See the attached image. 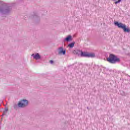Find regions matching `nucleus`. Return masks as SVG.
<instances>
[{
    "label": "nucleus",
    "instance_id": "obj_11",
    "mask_svg": "<svg viewBox=\"0 0 130 130\" xmlns=\"http://www.w3.org/2000/svg\"><path fill=\"white\" fill-rule=\"evenodd\" d=\"M75 42H73L72 43H71L70 44H69L68 46V47H70V48H73V47H74V46H75Z\"/></svg>",
    "mask_w": 130,
    "mask_h": 130
},
{
    "label": "nucleus",
    "instance_id": "obj_12",
    "mask_svg": "<svg viewBox=\"0 0 130 130\" xmlns=\"http://www.w3.org/2000/svg\"><path fill=\"white\" fill-rule=\"evenodd\" d=\"M73 66H75L76 67V69H80V66H81V63H75L73 64Z\"/></svg>",
    "mask_w": 130,
    "mask_h": 130
},
{
    "label": "nucleus",
    "instance_id": "obj_15",
    "mask_svg": "<svg viewBox=\"0 0 130 130\" xmlns=\"http://www.w3.org/2000/svg\"><path fill=\"white\" fill-rule=\"evenodd\" d=\"M122 0H118L117 1H116L114 4H115V5H117V4H119V3H120V2H121Z\"/></svg>",
    "mask_w": 130,
    "mask_h": 130
},
{
    "label": "nucleus",
    "instance_id": "obj_20",
    "mask_svg": "<svg viewBox=\"0 0 130 130\" xmlns=\"http://www.w3.org/2000/svg\"><path fill=\"white\" fill-rule=\"evenodd\" d=\"M112 1H117V0H112Z\"/></svg>",
    "mask_w": 130,
    "mask_h": 130
},
{
    "label": "nucleus",
    "instance_id": "obj_10",
    "mask_svg": "<svg viewBox=\"0 0 130 130\" xmlns=\"http://www.w3.org/2000/svg\"><path fill=\"white\" fill-rule=\"evenodd\" d=\"M88 53L86 52H83L81 53V56L84 57H88Z\"/></svg>",
    "mask_w": 130,
    "mask_h": 130
},
{
    "label": "nucleus",
    "instance_id": "obj_2",
    "mask_svg": "<svg viewBox=\"0 0 130 130\" xmlns=\"http://www.w3.org/2000/svg\"><path fill=\"white\" fill-rule=\"evenodd\" d=\"M29 104V101L26 99H22L20 100L19 102H18V104H15L14 105V109H18V107L20 108H24V107H27L28 105Z\"/></svg>",
    "mask_w": 130,
    "mask_h": 130
},
{
    "label": "nucleus",
    "instance_id": "obj_4",
    "mask_svg": "<svg viewBox=\"0 0 130 130\" xmlns=\"http://www.w3.org/2000/svg\"><path fill=\"white\" fill-rule=\"evenodd\" d=\"M114 24L115 26H117L118 28H121V29H123L124 32H127V33H129L130 29L128 28H126V25L125 24H122V23H118V22L116 21L114 22Z\"/></svg>",
    "mask_w": 130,
    "mask_h": 130
},
{
    "label": "nucleus",
    "instance_id": "obj_8",
    "mask_svg": "<svg viewBox=\"0 0 130 130\" xmlns=\"http://www.w3.org/2000/svg\"><path fill=\"white\" fill-rule=\"evenodd\" d=\"M82 52H83V51H81V50H74L73 51V53H74V54H76L77 55H78L79 56V55H82Z\"/></svg>",
    "mask_w": 130,
    "mask_h": 130
},
{
    "label": "nucleus",
    "instance_id": "obj_3",
    "mask_svg": "<svg viewBox=\"0 0 130 130\" xmlns=\"http://www.w3.org/2000/svg\"><path fill=\"white\" fill-rule=\"evenodd\" d=\"M107 60L110 63H116V62H119L120 61V59L117 57V56H115L113 54H110L109 55V57L107 58Z\"/></svg>",
    "mask_w": 130,
    "mask_h": 130
},
{
    "label": "nucleus",
    "instance_id": "obj_19",
    "mask_svg": "<svg viewBox=\"0 0 130 130\" xmlns=\"http://www.w3.org/2000/svg\"><path fill=\"white\" fill-rule=\"evenodd\" d=\"M87 109H89V107H86Z\"/></svg>",
    "mask_w": 130,
    "mask_h": 130
},
{
    "label": "nucleus",
    "instance_id": "obj_17",
    "mask_svg": "<svg viewBox=\"0 0 130 130\" xmlns=\"http://www.w3.org/2000/svg\"><path fill=\"white\" fill-rule=\"evenodd\" d=\"M63 41H64V45H66V38H64Z\"/></svg>",
    "mask_w": 130,
    "mask_h": 130
},
{
    "label": "nucleus",
    "instance_id": "obj_7",
    "mask_svg": "<svg viewBox=\"0 0 130 130\" xmlns=\"http://www.w3.org/2000/svg\"><path fill=\"white\" fill-rule=\"evenodd\" d=\"M31 56L34 57V59H36L37 60H38V59H40L41 58V56H40V54L38 53H36V54L33 53L31 55Z\"/></svg>",
    "mask_w": 130,
    "mask_h": 130
},
{
    "label": "nucleus",
    "instance_id": "obj_9",
    "mask_svg": "<svg viewBox=\"0 0 130 130\" xmlns=\"http://www.w3.org/2000/svg\"><path fill=\"white\" fill-rule=\"evenodd\" d=\"M73 41V37L71 35H69L66 38V41L67 42H71V41Z\"/></svg>",
    "mask_w": 130,
    "mask_h": 130
},
{
    "label": "nucleus",
    "instance_id": "obj_13",
    "mask_svg": "<svg viewBox=\"0 0 130 130\" xmlns=\"http://www.w3.org/2000/svg\"><path fill=\"white\" fill-rule=\"evenodd\" d=\"M88 57H95V54H94V53H88Z\"/></svg>",
    "mask_w": 130,
    "mask_h": 130
},
{
    "label": "nucleus",
    "instance_id": "obj_6",
    "mask_svg": "<svg viewBox=\"0 0 130 130\" xmlns=\"http://www.w3.org/2000/svg\"><path fill=\"white\" fill-rule=\"evenodd\" d=\"M58 54L59 55H64L66 54V50H63L62 47H60L58 48Z\"/></svg>",
    "mask_w": 130,
    "mask_h": 130
},
{
    "label": "nucleus",
    "instance_id": "obj_5",
    "mask_svg": "<svg viewBox=\"0 0 130 130\" xmlns=\"http://www.w3.org/2000/svg\"><path fill=\"white\" fill-rule=\"evenodd\" d=\"M30 19H34L35 18V22L36 23H39V22H40V17L38 16V15L37 13L34 12L33 14L31 16H30Z\"/></svg>",
    "mask_w": 130,
    "mask_h": 130
},
{
    "label": "nucleus",
    "instance_id": "obj_18",
    "mask_svg": "<svg viewBox=\"0 0 130 130\" xmlns=\"http://www.w3.org/2000/svg\"><path fill=\"white\" fill-rule=\"evenodd\" d=\"M4 115H6V114H5V113H3L2 116H4Z\"/></svg>",
    "mask_w": 130,
    "mask_h": 130
},
{
    "label": "nucleus",
    "instance_id": "obj_16",
    "mask_svg": "<svg viewBox=\"0 0 130 130\" xmlns=\"http://www.w3.org/2000/svg\"><path fill=\"white\" fill-rule=\"evenodd\" d=\"M53 62H54L53 60H50V63L51 64L53 63Z\"/></svg>",
    "mask_w": 130,
    "mask_h": 130
},
{
    "label": "nucleus",
    "instance_id": "obj_14",
    "mask_svg": "<svg viewBox=\"0 0 130 130\" xmlns=\"http://www.w3.org/2000/svg\"><path fill=\"white\" fill-rule=\"evenodd\" d=\"M8 111H9V109L8 108H6L5 110L3 111V113H4V114H7Z\"/></svg>",
    "mask_w": 130,
    "mask_h": 130
},
{
    "label": "nucleus",
    "instance_id": "obj_1",
    "mask_svg": "<svg viewBox=\"0 0 130 130\" xmlns=\"http://www.w3.org/2000/svg\"><path fill=\"white\" fill-rule=\"evenodd\" d=\"M13 7L11 6L4 4V2L0 1V14L2 15H10L12 13Z\"/></svg>",
    "mask_w": 130,
    "mask_h": 130
}]
</instances>
